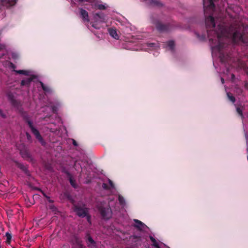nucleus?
Returning <instances> with one entry per match:
<instances>
[{"mask_svg": "<svg viewBox=\"0 0 248 248\" xmlns=\"http://www.w3.org/2000/svg\"><path fill=\"white\" fill-rule=\"evenodd\" d=\"M215 0H203L205 24L212 48L219 52L221 62H225L229 56L224 53L223 50L227 46L229 39L232 38L234 43L248 45V33L246 32L244 26L239 23L227 27L224 22H220L215 29V19L212 15L215 8Z\"/></svg>", "mask_w": 248, "mask_h": 248, "instance_id": "obj_1", "label": "nucleus"}, {"mask_svg": "<svg viewBox=\"0 0 248 248\" xmlns=\"http://www.w3.org/2000/svg\"><path fill=\"white\" fill-rule=\"evenodd\" d=\"M22 117L24 121L28 124L32 134L35 136L36 139L41 143L44 145L45 142L41 136L39 131L34 126L32 122L30 120V117L26 112L22 113Z\"/></svg>", "mask_w": 248, "mask_h": 248, "instance_id": "obj_2", "label": "nucleus"}, {"mask_svg": "<svg viewBox=\"0 0 248 248\" xmlns=\"http://www.w3.org/2000/svg\"><path fill=\"white\" fill-rule=\"evenodd\" d=\"M98 210L103 219L108 220L111 217L112 211L109 206L106 207L100 206L98 208Z\"/></svg>", "mask_w": 248, "mask_h": 248, "instance_id": "obj_3", "label": "nucleus"}, {"mask_svg": "<svg viewBox=\"0 0 248 248\" xmlns=\"http://www.w3.org/2000/svg\"><path fill=\"white\" fill-rule=\"evenodd\" d=\"M74 211L76 214L80 217H85L88 213V209L85 206H81L79 205H75Z\"/></svg>", "mask_w": 248, "mask_h": 248, "instance_id": "obj_4", "label": "nucleus"}, {"mask_svg": "<svg viewBox=\"0 0 248 248\" xmlns=\"http://www.w3.org/2000/svg\"><path fill=\"white\" fill-rule=\"evenodd\" d=\"M155 24L156 29L160 32L168 31L169 29V25L162 24L159 21H156Z\"/></svg>", "mask_w": 248, "mask_h": 248, "instance_id": "obj_5", "label": "nucleus"}, {"mask_svg": "<svg viewBox=\"0 0 248 248\" xmlns=\"http://www.w3.org/2000/svg\"><path fill=\"white\" fill-rule=\"evenodd\" d=\"M20 154L21 156L25 160L32 161L33 160V158L31 156V154H30L29 150L26 148L21 150L20 151Z\"/></svg>", "mask_w": 248, "mask_h": 248, "instance_id": "obj_6", "label": "nucleus"}, {"mask_svg": "<svg viewBox=\"0 0 248 248\" xmlns=\"http://www.w3.org/2000/svg\"><path fill=\"white\" fill-rule=\"evenodd\" d=\"M79 14L84 22L88 23L90 21L88 13L83 8H79Z\"/></svg>", "mask_w": 248, "mask_h": 248, "instance_id": "obj_7", "label": "nucleus"}, {"mask_svg": "<svg viewBox=\"0 0 248 248\" xmlns=\"http://www.w3.org/2000/svg\"><path fill=\"white\" fill-rule=\"evenodd\" d=\"M8 98L12 105L14 107L18 108L21 106L20 102L16 100L13 94H9L8 95Z\"/></svg>", "mask_w": 248, "mask_h": 248, "instance_id": "obj_8", "label": "nucleus"}, {"mask_svg": "<svg viewBox=\"0 0 248 248\" xmlns=\"http://www.w3.org/2000/svg\"><path fill=\"white\" fill-rule=\"evenodd\" d=\"M14 163L16 165V166L20 169L21 170H22L23 171L25 172V174L29 175V171L28 170L27 167L25 166L23 164L20 163L18 162L17 161H15Z\"/></svg>", "mask_w": 248, "mask_h": 248, "instance_id": "obj_9", "label": "nucleus"}, {"mask_svg": "<svg viewBox=\"0 0 248 248\" xmlns=\"http://www.w3.org/2000/svg\"><path fill=\"white\" fill-rule=\"evenodd\" d=\"M17 0H1L2 4L7 7L14 5L17 2Z\"/></svg>", "mask_w": 248, "mask_h": 248, "instance_id": "obj_10", "label": "nucleus"}, {"mask_svg": "<svg viewBox=\"0 0 248 248\" xmlns=\"http://www.w3.org/2000/svg\"><path fill=\"white\" fill-rule=\"evenodd\" d=\"M86 242L88 247H90L91 248L96 247V243L92 237H89V239L86 240Z\"/></svg>", "mask_w": 248, "mask_h": 248, "instance_id": "obj_11", "label": "nucleus"}, {"mask_svg": "<svg viewBox=\"0 0 248 248\" xmlns=\"http://www.w3.org/2000/svg\"><path fill=\"white\" fill-rule=\"evenodd\" d=\"M94 17L96 20L100 22H104L105 19L104 14L101 12L95 13Z\"/></svg>", "mask_w": 248, "mask_h": 248, "instance_id": "obj_12", "label": "nucleus"}, {"mask_svg": "<svg viewBox=\"0 0 248 248\" xmlns=\"http://www.w3.org/2000/svg\"><path fill=\"white\" fill-rule=\"evenodd\" d=\"M33 79V78L30 77L29 78H27L25 79H23L21 82V86H30L31 82L32 81Z\"/></svg>", "mask_w": 248, "mask_h": 248, "instance_id": "obj_13", "label": "nucleus"}, {"mask_svg": "<svg viewBox=\"0 0 248 248\" xmlns=\"http://www.w3.org/2000/svg\"><path fill=\"white\" fill-rule=\"evenodd\" d=\"M109 33L111 36H112L113 38L118 39L119 38V36L117 32V31L116 29H109Z\"/></svg>", "mask_w": 248, "mask_h": 248, "instance_id": "obj_14", "label": "nucleus"}, {"mask_svg": "<svg viewBox=\"0 0 248 248\" xmlns=\"http://www.w3.org/2000/svg\"><path fill=\"white\" fill-rule=\"evenodd\" d=\"M39 83L45 93H50L52 92V90L50 87L46 86L42 81H40Z\"/></svg>", "mask_w": 248, "mask_h": 248, "instance_id": "obj_15", "label": "nucleus"}, {"mask_svg": "<svg viewBox=\"0 0 248 248\" xmlns=\"http://www.w3.org/2000/svg\"><path fill=\"white\" fill-rule=\"evenodd\" d=\"M134 221L136 223L134 225V227L137 228L139 230H141L142 229V227H143L144 226V224L139 220L134 219Z\"/></svg>", "mask_w": 248, "mask_h": 248, "instance_id": "obj_16", "label": "nucleus"}, {"mask_svg": "<svg viewBox=\"0 0 248 248\" xmlns=\"http://www.w3.org/2000/svg\"><path fill=\"white\" fill-rule=\"evenodd\" d=\"M93 6L94 8L99 10H105L106 9V7L104 5L101 4L95 3Z\"/></svg>", "mask_w": 248, "mask_h": 248, "instance_id": "obj_17", "label": "nucleus"}, {"mask_svg": "<svg viewBox=\"0 0 248 248\" xmlns=\"http://www.w3.org/2000/svg\"><path fill=\"white\" fill-rule=\"evenodd\" d=\"M5 236L6 237V243L8 244H10L11 241L12 235L10 233L7 232L5 234Z\"/></svg>", "mask_w": 248, "mask_h": 248, "instance_id": "obj_18", "label": "nucleus"}, {"mask_svg": "<svg viewBox=\"0 0 248 248\" xmlns=\"http://www.w3.org/2000/svg\"><path fill=\"white\" fill-rule=\"evenodd\" d=\"M151 241L153 243V245L156 248H160L155 239L153 236H150Z\"/></svg>", "mask_w": 248, "mask_h": 248, "instance_id": "obj_19", "label": "nucleus"}, {"mask_svg": "<svg viewBox=\"0 0 248 248\" xmlns=\"http://www.w3.org/2000/svg\"><path fill=\"white\" fill-rule=\"evenodd\" d=\"M227 96L229 98V99L233 103H234L235 102V98L234 96H233L231 93H227Z\"/></svg>", "mask_w": 248, "mask_h": 248, "instance_id": "obj_20", "label": "nucleus"}, {"mask_svg": "<svg viewBox=\"0 0 248 248\" xmlns=\"http://www.w3.org/2000/svg\"><path fill=\"white\" fill-rule=\"evenodd\" d=\"M68 180L69 181V182L71 184V185L74 188L77 187V185L76 184L75 181L72 178V177H70L68 178Z\"/></svg>", "mask_w": 248, "mask_h": 248, "instance_id": "obj_21", "label": "nucleus"}, {"mask_svg": "<svg viewBox=\"0 0 248 248\" xmlns=\"http://www.w3.org/2000/svg\"><path fill=\"white\" fill-rule=\"evenodd\" d=\"M15 72L16 73L19 74H23L24 75H28L29 72L26 70H16Z\"/></svg>", "mask_w": 248, "mask_h": 248, "instance_id": "obj_22", "label": "nucleus"}, {"mask_svg": "<svg viewBox=\"0 0 248 248\" xmlns=\"http://www.w3.org/2000/svg\"><path fill=\"white\" fill-rule=\"evenodd\" d=\"M151 2L152 4L156 6H161L162 5L158 0H151Z\"/></svg>", "mask_w": 248, "mask_h": 248, "instance_id": "obj_23", "label": "nucleus"}, {"mask_svg": "<svg viewBox=\"0 0 248 248\" xmlns=\"http://www.w3.org/2000/svg\"><path fill=\"white\" fill-rule=\"evenodd\" d=\"M168 46L171 49H173L174 46V42L173 41H170L168 42Z\"/></svg>", "mask_w": 248, "mask_h": 248, "instance_id": "obj_24", "label": "nucleus"}, {"mask_svg": "<svg viewBox=\"0 0 248 248\" xmlns=\"http://www.w3.org/2000/svg\"><path fill=\"white\" fill-rule=\"evenodd\" d=\"M118 200L120 203L122 205L124 204L125 202L124 197L121 195L119 196Z\"/></svg>", "mask_w": 248, "mask_h": 248, "instance_id": "obj_25", "label": "nucleus"}, {"mask_svg": "<svg viewBox=\"0 0 248 248\" xmlns=\"http://www.w3.org/2000/svg\"><path fill=\"white\" fill-rule=\"evenodd\" d=\"M62 171L66 175L68 178H69L70 177H72L71 174L67 170L63 169Z\"/></svg>", "mask_w": 248, "mask_h": 248, "instance_id": "obj_26", "label": "nucleus"}, {"mask_svg": "<svg viewBox=\"0 0 248 248\" xmlns=\"http://www.w3.org/2000/svg\"><path fill=\"white\" fill-rule=\"evenodd\" d=\"M62 171L66 175L68 178H69L70 177H72L71 174L67 170L63 169Z\"/></svg>", "mask_w": 248, "mask_h": 248, "instance_id": "obj_27", "label": "nucleus"}, {"mask_svg": "<svg viewBox=\"0 0 248 248\" xmlns=\"http://www.w3.org/2000/svg\"><path fill=\"white\" fill-rule=\"evenodd\" d=\"M26 136L27 137V139L29 141L31 142L32 141V138L31 135L29 134L28 132L26 133Z\"/></svg>", "mask_w": 248, "mask_h": 248, "instance_id": "obj_28", "label": "nucleus"}, {"mask_svg": "<svg viewBox=\"0 0 248 248\" xmlns=\"http://www.w3.org/2000/svg\"><path fill=\"white\" fill-rule=\"evenodd\" d=\"M236 111H237V112L239 114V115L242 117H243L242 110L240 108H237Z\"/></svg>", "mask_w": 248, "mask_h": 248, "instance_id": "obj_29", "label": "nucleus"}, {"mask_svg": "<svg viewBox=\"0 0 248 248\" xmlns=\"http://www.w3.org/2000/svg\"><path fill=\"white\" fill-rule=\"evenodd\" d=\"M92 27L95 29H99L100 28V27L97 25V23H93L92 24Z\"/></svg>", "mask_w": 248, "mask_h": 248, "instance_id": "obj_30", "label": "nucleus"}, {"mask_svg": "<svg viewBox=\"0 0 248 248\" xmlns=\"http://www.w3.org/2000/svg\"><path fill=\"white\" fill-rule=\"evenodd\" d=\"M89 237H92L91 234H90V233L89 232H87L86 233V235H85V239H86V241L88 239H89Z\"/></svg>", "mask_w": 248, "mask_h": 248, "instance_id": "obj_31", "label": "nucleus"}, {"mask_svg": "<svg viewBox=\"0 0 248 248\" xmlns=\"http://www.w3.org/2000/svg\"><path fill=\"white\" fill-rule=\"evenodd\" d=\"M38 190L42 193L44 197H45V198L47 197V195L44 191H43L40 188H38Z\"/></svg>", "mask_w": 248, "mask_h": 248, "instance_id": "obj_32", "label": "nucleus"}, {"mask_svg": "<svg viewBox=\"0 0 248 248\" xmlns=\"http://www.w3.org/2000/svg\"><path fill=\"white\" fill-rule=\"evenodd\" d=\"M46 198L49 203H53L54 202L53 200H51L50 197L48 196Z\"/></svg>", "mask_w": 248, "mask_h": 248, "instance_id": "obj_33", "label": "nucleus"}, {"mask_svg": "<svg viewBox=\"0 0 248 248\" xmlns=\"http://www.w3.org/2000/svg\"><path fill=\"white\" fill-rule=\"evenodd\" d=\"M86 217H87V219L88 222L90 223H91V216L90 215H89L88 214Z\"/></svg>", "mask_w": 248, "mask_h": 248, "instance_id": "obj_34", "label": "nucleus"}, {"mask_svg": "<svg viewBox=\"0 0 248 248\" xmlns=\"http://www.w3.org/2000/svg\"><path fill=\"white\" fill-rule=\"evenodd\" d=\"M72 144H73V145H74L75 146H77L78 145L77 142L74 139H72Z\"/></svg>", "mask_w": 248, "mask_h": 248, "instance_id": "obj_35", "label": "nucleus"}, {"mask_svg": "<svg viewBox=\"0 0 248 248\" xmlns=\"http://www.w3.org/2000/svg\"><path fill=\"white\" fill-rule=\"evenodd\" d=\"M109 184L112 188L114 187V184H113V182L110 180H109Z\"/></svg>", "mask_w": 248, "mask_h": 248, "instance_id": "obj_36", "label": "nucleus"}, {"mask_svg": "<svg viewBox=\"0 0 248 248\" xmlns=\"http://www.w3.org/2000/svg\"><path fill=\"white\" fill-rule=\"evenodd\" d=\"M52 110L53 112L55 113L56 111V108L55 106L52 107Z\"/></svg>", "mask_w": 248, "mask_h": 248, "instance_id": "obj_37", "label": "nucleus"}, {"mask_svg": "<svg viewBox=\"0 0 248 248\" xmlns=\"http://www.w3.org/2000/svg\"><path fill=\"white\" fill-rule=\"evenodd\" d=\"M0 116H2V117H3V118L5 117V115L4 114H3L2 111L0 110Z\"/></svg>", "mask_w": 248, "mask_h": 248, "instance_id": "obj_38", "label": "nucleus"}, {"mask_svg": "<svg viewBox=\"0 0 248 248\" xmlns=\"http://www.w3.org/2000/svg\"><path fill=\"white\" fill-rule=\"evenodd\" d=\"M90 0H78V1L80 2H83L84 1L89 2V1H90Z\"/></svg>", "mask_w": 248, "mask_h": 248, "instance_id": "obj_39", "label": "nucleus"}, {"mask_svg": "<svg viewBox=\"0 0 248 248\" xmlns=\"http://www.w3.org/2000/svg\"><path fill=\"white\" fill-rule=\"evenodd\" d=\"M103 187L104 188H107V185L105 184H103Z\"/></svg>", "mask_w": 248, "mask_h": 248, "instance_id": "obj_40", "label": "nucleus"}, {"mask_svg": "<svg viewBox=\"0 0 248 248\" xmlns=\"http://www.w3.org/2000/svg\"><path fill=\"white\" fill-rule=\"evenodd\" d=\"M221 82L222 84H223L224 83V80L223 78H221Z\"/></svg>", "mask_w": 248, "mask_h": 248, "instance_id": "obj_41", "label": "nucleus"}, {"mask_svg": "<svg viewBox=\"0 0 248 248\" xmlns=\"http://www.w3.org/2000/svg\"><path fill=\"white\" fill-rule=\"evenodd\" d=\"M234 77H235L234 75V74H232V78H234Z\"/></svg>", "mask_w": 248, "mask_h": 248, "instance_id": "obj_42", "label": "nucleus"}, {"mask_svg": "<svg viewBox=\"0 0 248 248\" xmlns=\"http://www.w3.org/2000/svg\"><path fill=\"white\" fill-rule=\"evenodd\" d=\"M53 208H54V205H52V206H50V208L51 209H53Z\"/></svg>", "mask_w": 248, "mask_h": 248, "instance_id": "obj_43", "label": "nucleus"}, {"mask_svg": "<svg viewBox=\"0 0 248 248\" xmlns=\"http://www.w3.org/2000/svg\"><path fill=\"white\" fill-rule=\"evenodd\" d=\"M80 248H86L83 247L82 245H81Z\"/></svg>", "mask_w": 248, "mask_h": 248, "instance_id": "obj_44", "label": "nucleus"}, {"mask_svg": "<svg viewBox=\"0 0 248 248\" xmlns=\"http://www.w3.org/2000/svg\"><path fill=\"white\" fill-rule=\"evenodd\" d=\"M12 65H13V67H15V66L14 65L13 63H11Z\"/></svg>", "mask_w": 248, "mask_h": 248, "instance_id": "obj_45", "label": "nucleus"}]
</instances>
